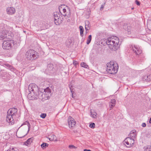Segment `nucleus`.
Segmentation results:
<instances>
[{
    "label": "nucleus",
    "instance_id": "9",
    "mask_svg": "<svg viewBox=\"0 0 151 151\" xmlns=\"http://www.w3.org/2000/svg\"><path fill=\"white\" fill-rule=\"evenodd\" d=\"M12 40H4L2 44V47L4 49H9L11 47L12 44L13 43Z\"/></svg>",
    "mask_w": 151,
    "mask_h": 151
},
{
    "label": "nucleus",
    "instance_id": "35",
    "mask_svg": "<svg viewBox=\"0 0 151 151\" xmlns=\"http://www.w3.org/2000/svg\"><path fill=\"white\" fill-rule=\"evenodd\" d=\"M109 105L110 108H111L110 110L112 109L115 106V105L112 104L111 103H109Z\"/></svg>",
    "mask_w": 151,
    "mask_h": 151
},
{
    "label": "nucleus",
    "instance_id": "36",
    "mask_svg": "<svg viewBox=\"0 0 151 151\" xmlns=\"http://www.w3.org/2000/svg\"><path fill=\"white\" fill-rule=\"evenodd\" d=\"M73 64L75 66H77V65L78 64V63L77 61L75 60H73Z\"/></svg>",
    "mask_w": 151,
    "mask_h": 151
},
{
    "label": "nucleus",
    "instance_id": "13",
    "mask_svg": "<svg viewBox=\"0 0 151 151\" xmlns=\"http://www.w3.org/2000/svg\"><path fill=\"white\" fill-rule=\"evenodd\" d=\"M131 140V138L127 137L125 139L123 142V143L127 147H132L131 143H130Z\"/></svg>",
    "mask_w": 151,
    "mask_h": 151
},
{
    "label": "nucleus",
    "instance_id": "46",
    "mask_svg": "<svg viewBox=\"0 0 151 151\" xmlns=\"http://www.w3.org/2000/svg\"><path fill=\"white\" fill-rule=\"evenodd\" d=\"M70 21V19H68V22H69Z\"/></svg>",
    "mask_w": 151,
    "mask_h": 151
},
{
    "label": "nucleus",
    "instance_id": "17",
    "mask_svg": "<svg viewBox=\"0 0 151 151\" xmlns=\"http://www.w3.org/2000/svg\"><path fill=\"white\" fill-rule=\"evenodd\" d=\"M91 24L88 21H86L85 22V28L86 30H89L90 29Z\"/></svg>",
    "mask_w": 151,
    "mask_h": 151
},
{
    "label": "nucleus",
    "instance_id": "4",
    "mask_svg": "<svg viewBox=\"0 0 151 151\" xmlns=\"http://www.w3.org/2000/svg\"><path fill=\"white\" fill-rule=\"evenodd\" d=\"M59 10L61 14L65 17H69L71 12L70 8L65 5L62 4L59 7Z\"/></svg>",
    "mask_w": 151,
    "mask_h": 151
},
{
    "label": "nucleus",
    "instance_id": "24",
    "mask_svg": "<svg viewBox=\"0 0 151 151\" xmlns=\"http://www.w3.org/2000/svg\"><path fill=\"white\" fill-rule=\"evenodd\" d=\"M96 115H97L96 113L95 112H93L92 111V110H91V111H90V115L92 118H95V116H96Z\"/></svg>",
    "mask_w": 151,
    "mask_h": 151
},
{
    "label": "nucleus",
    "instance_id": "19",
    "mask_svg": "<svg viewBox=\"0 0 151 151\" xmlns=\"http://www.w3.org/2000/svg\"><path fill=\"white\" fill-rule=\"evenodd\" d=\"M151 76L149 75H145L142 77V79L143 81H150L151 80Z\"/></svg>",
    "mask_w": 151,
    "mask_h": 151
},
{
    "label": "nucleus",
    "instance_id": "29",
    "mask_svg": "<svg viewBox=\"0 0 151 151\" xmlns=\"http://www.w3.org/2000/svg\"><path fill=\"white\" fill-rule=\"evenodd\" d=\"M95 126V125L94 123H91L89 125V127L91 128H94Z\"/></svg>",
    "mask_w": 151,
    "mask_h": 151
},
{
    "label": "nucleus",
    "instance_id": "40",
    "mask_svg": "<svg viewBox=\"0 0 151 151\" xmlns=\"http://www.w3.org/2000/svg\"><path fill=\"white\" fill-rule=\"evenodd\" d=\"M142 126L143 127H145L146 126V124L145 123H142Z\"/></svg>",
    "mask_w": 151,
    "mask_h": 151
},
{
    "label": "nucleus",
    "instance_id": "34",
    "mask_svg": "<svg viewBox=\"0 0 151 151\" xmlns=\"http://www.w3.org/2000/svg\"><path fill=\"white\" fill-rule=\"evenodd\" d=\"M115 102H116V100L115 99H111V102H110L109 103H111L112 104H113L115 105Z\"/></svg>",
    "mask_w": 151,
    "mask_h": 151
},
{
    "label": "nucleus",
    "instance_id": "41",
    "mask_svg": "<svg viewBox=\"0 0 151 151\" xmlns=\"http://www.w3.org/2000/svg\"><path fill=\"white\" fill-rule=\"evenodd\" d=\"M105 4V3H104V5L102 4L101 5V7L100 8V10H102L104 8V5Z\"/></svg>",
    "mask_w": 151,
    "mask_h": 151
},
{
    "label": "nucleus",
    "instance_id": "10",
    "mask_svg": "<svg viewBox=\"0 0 151 151\" xmlns=\"http://www.w3.org/2000/svg\"><path fill=\"white\" fill-rule=\"evenodd\" d=\"M54 19L55 24L57 25H58L61 23V20L60 18V13L57 12H54Z\"/></svg>",
    "mask_w": 151,
    "mask_h": 151
},
{
    "label": "nucleus",
    "instance_id": "33",
    "mask_svg": "<svg viewBox=\"0 0 151 151\" xmlns=\"http://www.w3.org/2000/svg\"><path fill=\"white\" fill-rule=\"evenodd\" d=\"M46 116V114L43 113V114H42L40 115V116L43 119H44L45 117Z\"/></svg>",
    "mask_w": 151,
    "mask_h": 151
},
{
    "label": "nucleus",
    "instance_id": "22",
    "mask_svg": "<svg viewBox=\"0 0 151 151\" xmlns=\"http://www.w3.org/2000/svg\"><path fill=\"white\" fill-rule=\"evenodd\" d=\"M144 151H151V146H147L144 147Z\"/></svg>",
    "mask_w": 151,
    "mask_h": 151
},
{
    "label": "nucleus",
    "instance_id": "5",
    "mask_svg": "<svg viewBox=\"0 0 151 151\" xmlns=\"http://www.w3.org/2000/svg\"><path fill=\"white\" fill-rule=\"evenodd\" d=\"M26 58L30 60H35L39 57V55L37 52L35 50L30 49L28 50L25 54Z\"/></svg>",
    "mask_w": 151,
    "mask_h": 151
},
{
    "label": "nucleus",
    "instance_id": "30",
    "mask_svg": "<svg viewBox=\"0 0 151 151\" xmlns=\"http://www.w3.org/2000/svg\"><path fill=\"white\" fill-rule=\"evenodd\" d=\"M136 135V134H129V136L130 137L133 138H134L135 137Z\"/></svg>",
    "mask_w": 151,
    "mask_h": 151
},
{
    "label": "nucleus",
    "instance_id": "7",
    "mask_svg": "<svg viewBox=\"0 0 151 151\" xmlns=\"http://www.w3.org/2000/svg\"><path fill=\"white\" fill-rule=\"evenodd\" d=\"M40 95L39 92L34 93V92H31L28 93L27 95L28 99L30 100H34L37 99L38 98L41 99L39 97Z\"/></svg>",
    "mask_w": 151,
    "mask_h": 151
},
{
    "label": "nucleus",
    "instance_id": "44",
    "mask_svg": "<svg viewBox=\"0 0 151 151\" xmlns=\"http://www.w3.org/2000/svg\"><path fill=\"white\" fill-rule=\"evenodd\" d=\"M149 122L151 124V117L150 118V119Z\"/></svg>",
    "mask_w": 151,
    "mask_h": 151
},
{
    "label": "nucleus",
    "instance_id": "15",
    "mask_svg": "<svg viewBox=\"0 0 151 151\" xmlns=\"http://www.w3.org/2000/svg\"><path fill=\"white\" fill-rule=\"evenodd\" d=\"M54 70L53 65L51 64H48L47 65V68L46 70V71H47V72L48 71L49 73H52V72L54 71Z\"/></svg>",
    "mask_w": 151,
    "mask_h": 151
},
{
    "label": "nucleus",
    "instance_id": "39",
    "mask_svg": "<svg viewBox=\"0 0 151 151\" xmlns=\"http://www.w3.org/2000/svg\"><path fill=\"white\" fill-rule=\"evenodd\" d=\"M136 134V131L135 130H133L131 131L130 134Z\"/></svg>",
    "mask_w": 151,
    "mask_h": 151
},
{
    "label": "nucleus",
    "instance_id": "16",
    "mask_svg": "<svg viewBox=\"0 0 151 151\" xmlns=\"http://www.w3.org/2000/svg\"><path fill=\"white\" fill-rule=\"evenodd\" d=\"M4 67L8 68L11 71L14 72L15 71V68H13L12 66L9 65L7 63H6L4 64Z\"/></svg>",
    "mask_w": 151,
    "mask_h": 151
},
{
    "label": "nucleus",
    "instance_id": "42",
    "mask_svg": "<svg viewBox=\"0 0 151 151\" xmlns=\"http://www.w3.org/2000/svg\"><path fill=\"white\" fill-rule=\"evenodd\" d=\"M127 25H125V26H124V27H123V28L125 30H127Z\"/></svg>",
    "mask_w": 151,
    "mask_h": 151
},
{
    "label": "nucleus",
    "instance_id": "2",
    "mask_svg": "<svg viewBox=\"0 0 151 151\" xmlns=\"http://www.w3.org/2000/svg\"><path fill=\"white\" fill-rule=\"evenodd\" d=\"M17 109L15 108H12L9 109L7 111L6 120L7 122L11 124H13L14 123V118H15L16 115L17 114Z\"/></svg>",
    "mask_w": 151,
    "mask_h": 151
},
{
    "label": "nucleus",
    "instance_id": "18",
    "mask_svg": "<svg viewBox=\"0 0 151 151\" xmlns=\"http://www.w3.org/2000/svg\"><path fill=\"white\" fill-rule=\"evenodd\" d=\"M7 35L5 31H3L0 36V39L3 40L5 39L7 37Z\"/></svg>",
    "mask_w": 151,
    "mask_h": 151
},
{
    "label": "nucleus",
    "instance_id": "48",
    "mask_svg": "<svg viewBox=\"0 0 151 151\" xmlns=\"http://www.w3.org/2000/svg\"><path fill=\"white\" fill-rule=\"evenodd\" d=\"M45 28H46V29H47V27H45Z\"/></svg>",
    "mask_w": 151,
    "mask_h": 151
},
{
    "label": "nucleus",
    "instance_id": "6",
    "mask_svg": "<svg viewBox=\"0 0 151 151\" xmlns=\"http://www.w3.org/2000/svg\"><path fill=\"white\" fill-rule=\"evenodd\" d=\"M129 46L131 50H132L136 55H138L142 52V50L138 46L131 45Z\"/></svg>",
    "mask_w": 151,
    "mask_h": 151
},
{
    "label": "nucleus",
    "instance_id": "20",
    "mask_svg": "<svg viewBox=\"0 0 151 151\" xmlns=\"http://www.w3.org/2000/svg\"><path fill=\"white\" fill-rule=\"evenodd\" d=\"M33 138L31 137L28 139L26 141L24 142V144L26 145H27L30 144L32 142Z\"/></svg>",
    "mask_w": 151,
    "mask_h": 151
},
{
    "label": "nucleus",
    "instance_id": "47",
    "mask_svg": "<svg viewBox=\"0 0 151 151\" xmlns=\"http://www.w3.org/2000/svg\"><path fill=\"white\" fill-rule=\"evenodd\" d=\"M127 31L129 32V30H128V29H127Z\"/></svg>",
    "mask_w": 151,
    "mask_h": 151
},
{
    "label": "nucleus",
    "instance_id": "21",
    "mask_svg": "<svg viewBox=\"0 0 151 151\" xmlns=\"http://www.w3.org/2000/svg\"><path fill=\"white\" fill-rule=\"evenodd\" d=\"M49 139L50 141H57L56 136L53 134H52L51 136H50L49 138Z\"/></svg>",
    "mask_w": 151,
    "mask_h": 151
},
{
    "label": "nucleus",
    "instance_id": "26",
    "mask_svg": "<svg viewBox=\"0 0 151 151\" xmlns=\"http://www.w3.org/2000/svg\"><path fill=\"white\" fill-rule=\"evenodd\" d=\"M23 125H26L27 124L28 127V131L27 132V133L29 131L30 129V125L29 123L27 121L26 122H24L23 124Z\"/></svg>",
    "mask_w": 151,
    "mask_h": 151
},
{
    "label": "nucleus",
    "instance_id": "3",
    "mask_svg": "<svg viewBox=\"0 0 151 151\" xmlns=\"http://www.w3.org/2000/svg\"><path fill=\"white\" fill-rule=\"evenodd\" d=\"M118 68L117 64H115L114 62H110L107 64L106 70L109 73L114 74L117 72Z\"/></svg>",
    "mask_w": 151,
    "mask_h": 151
},
{
    "label": "nucleus",
    "instance_id": "38",
    "mask_svg": "<svg viewBox=\"0 0 151 151\" xmlns=\"http://www.w3.org/2000/svg\"><path fill=\"white\" fill-rule=\"evenodd\" d=\"M135 2L137 5L139 6L140 5V2L137 0H136Z\"/></svg>",
    "mask_w": 151,
    "mask_h": 151
},
{
    "label": "nucleus",
    "instance_id": "28",
    "mask_svg": "<svg viewBox=\"0 0 151 151\" xmlns=\"http://www.w3.org/2000/svg\"><path fill=\"white\" fill-rule=\"evenodd\" d=\"M81 67H84L85 68H87L88 66L86 65V64L84 63H82L81 64Z\"/></svg>",
    "mask_w": 151,
    "mask_h": 151
},
{
    "label": "nucleus",
    "instance_id": "23",
    "mask_svg": "<svg viewBox=\"0 0 151 151\" xmlns=\"http://www.w3.org/2000/svg\"><path fill=\"white\" fill-rule=\"evenodd\" d=\"M79 29L80 31V35L81 37L83 35L84 29L83 27L81 26H80Z\"/></svg>",
    "mask_w": 151,
    "mask_h": 151
},
{
    "label": "nucleus",
    "instance_id": "45",
    "mask_svg": "<svg viewBox=\"0 0 151 151\" xmlns=\"http://www.w3.org/2000/svg\"><path fill=\"white\" fill-rule=\"evenodd\" d=\"M88 30H86V34L88 32Z\"/></svg>",
    "mask_w": 151,
    "mask_h": 151
},
{
    "label": "nucleus",
    "instance_id": "37",
    "mask_svg": "<svg viewBox=\"0 0 151 151\" xmlns=\"http://www.w3.org/2000/svg\"><path fill=\"white\" fill-rule=\"evenodd\" d=\"M7 151H16L14 150V149L13 147L10 148L9 149L7 150Z\"/></svg>",
    "mask_w": 151,
    "mask_h": 151
},
{
    "label": "nucleus",
    "instance_id": "25",
    "mask_svg": "<svg viewBox=\"0 0 151 151\" xmlns=\"http://www.w3.org/2000/svg\"><path fill=\"white\" fill-rule=\"evenodd\" d=\"M92 36L90 35L88 36V38L87 40L86 43L88 45L91 42V40Z\"/></svg>",
    "mask_w": 151,
    "mask_h": 151
},
{
    "label": "nucleus",
    "instance_id": "8",
    "mask_svg": "<svg viewBox=\"0 0 151 151\" xmlns=\"http://www.w3.org/2000/svg\"><path fill=\"white\" fill-rule=\"evenodd\" d=\"M28 89L30 92H32L37 93L39 92L38 87L35 83L30 84L28 86Z\"/></svg>",
    "mask_w": 151,
    "mask_h": 151
},
{
    "label": "nucleus",
    "instance_id": "14",
    "mask_svg": "<svg viewBox=\"0 0 151 151\" xmlns=\"http://www.w3.org/2000/svg\"><path fill=\"white\" fill-rule=\"evenodd\" d=\"M7 14L12 15L15 12V9L13 7H8L6 9Z\"/></svg>",
    "mask_w": 151,
    "mask_h": 151
},
{
    "label": "nucleus",
    "instance_id": "31",
    "mask_svg": "<svg viewBox=\"0 0 151 151\" xmlns=\"http://www.w3.org/2000/svg\"><path fill=\"white\" fill-rule=\"evenodd\" d=\"M69 147L71 149H76V147H75L74 146L72 145H70L69 146Z\"/></svg>",
    "mask_w": 151,
    "mask_h": 151
},
{
    "label": "nucleus",
    "instance_id": "1",
    "mask_svg": "<svg viewBox=\"0 0 151 151\" xmlns=\"http://www.w3.org/2000/svg\"><path fill=\"white\" fill-rule=\"evenodd\" d=\"M106 42L111 50L114 51L118 49L121 44L119 43V38L115 36L109 37L106 40Z\"/></svg>",
    "mask_w": 151,
    "mask_h": 151
},
{
    "label": "nucleus",
    "instance_id": "11",
    "mask_svg": "<svg viewBox=\"0 0 151 151\" xmlns=\"http://www.w3.org/2000/svg\"><path fill=\"white\" fill-rule=\"evenodd\" d=\"M68 122L69 127L70 128L74 127L76 124L75 120L71 116L69 117L68 119Z\"/></svg>",
    "mask_w": 151,
    "mask_h": 151
},
{
    "label": "nucleus",
    "instance_id": "32",
    "mask_svg": "<svg viewBox=\"0 0 151 151\" xmlns=\"http://www.w3.org/2000/svg\"><path fill=\"white\" fill-rule=\"evenodd\" d=\"M131 141H130V143H131L132 147L133 146L134 144V140L133 138H131Z\"/></svg>",
    "mask_w": 151,
    "mask_h": 151
},
{
    "label": "nucleus",
    "instance_id": "27",
    "mask_svg": "<svg viewBox=\"0 0 151 151\" xmlns=\"http://www.w3.org/2000/svg\"><path fill=\"white\" fill-rule=\"evenodd\" d=\"M41 146L42 148L44 149L48 146V144L46 143H43L41 145Z\"/></svg>",
    "mask_w": 151,
    "mask_h": 151
},
{
    "label": "nucleus",
    "instance_id": "12",
    "mask_svg": "<svg viewBox=\"0 0 151 151\" xmlns=\"http://www.w3.org/2000/svg\"><path fill=\"white\" fill-rule=\"evenodd\" d=\"M44 92L45 93L43 94V93H42L41 92L40 93V94L42 96V98H43V96H44L45 94L46 95V97L47 98L49 97L50 94V95H51V90L48 87L45 89Z\"/></svg>",
    "mask_w": 151,
    "mask_h": 151
},
{
    "label": "nucleus",
    "instance_id": "43",
    "mask_svg": "<svg viewBox=\"0 0 151 151\" xmlns=\"http://www.w3.org/2000/svg\"><path fill=\"white\" fill-rule=\"evenodd\" d=\"M84 151H91L90 150H88L86 149H85L84 150Z\"/></svg>",
    "mask_w": 151,
    "mask_h": 151
}]
</instances>
